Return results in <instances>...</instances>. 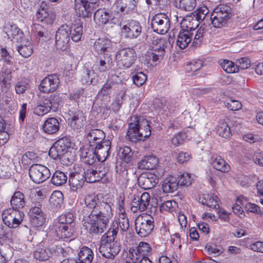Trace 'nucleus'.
Masks as SVG:
<instances>
[{
    "label": "nucleus",
    "instance_id": "nucleus-24",
    "mask_svg": "<svg viewBox=\"0 0 263 263\" xmlns=\"http://www.w3.org/2000/svg\"><path fill=\"white\" fill-rule=\"evenodd\" d=\"M84 174L81 171L73 172L70 174L69 178V183L72 191H76L78 189H81L84 183Z\"/></svg>",
    "mask_w": 263,
    "mask_h": 263
},
{
    "label": "nucleus",
    "instance_id": "nucleus-21",
    "mask_svg": "<svg viewBox=\"0 0 263 263\" xmlns=\"http://www.w3.org/2000/svg\"><path fill=\"white\" fill-rule=\"evenodd\" d=\"M116 7L115 10L118 13L120 11L123 13L134 12L136 9V2L135 0H117L112 6Z\"/></svg>",
    "mask_w": 263,
    "mask_h": 263
},
{
    "label": "nucleus",
    "instance_id": "nucleus-2",
    "mask_svg": "<svg viewBox=\"0 0 263 263\" xmlns=\"http://www.w3.org/2000/svg\"><path fill=\"white\" fill-rule=\"evenodd\" d=\"M233 15V10L230 6L220 5L214 9L210 18L214 27L220 28L224 25Z\"/></svg>",
    "mask_w": 263,
    "mask_h": 263
},
{
    "label": "nucleus",
    "instance_id": "nucleus-49",
    "mask_svg": "<svg viewBox=\"0 0 263 263\" xmlns=\"http://www.w3.org/2000/svg\"><path fill=\"white\" fill-rule=\"evenodd\" d=\"M47 103L53 111H55L59 108L62 102V99L59 95H50V97L45 98Z\"/></svg>",
    "mask_w": 263,
    "mask_h": 263
},
{
    "label": "nucleus",
    "instance_id": "nucleus-15",
    "mask_svg": "<svg viewBox=\"0 0 263 263\" xmlns=\"http://www.w3.org/2000/svg\"><path fill=\"white\" fill-rule=\"evenodd\" d=\"M157 176L152 173H142L138 178L139 186L145 190L153 188L158 182Z\"/></svg>",
    "mask_w": 263,
    "mask_h": 263
},
{
    "label": "nucleus",
    "instance_id": "nucleus-54",
    "mask_svg": "<svg viewBox=\"0 0 263 263\" xmlns=\"http://www.w3.org/2000/svg\"><path fill=\"white\" fill-rule=\"evenodd\" d=\"M209 10L206 6H202L198 8L196 11L192 13L195 18V20L200 22L204 20Z\"/></svg>",
    "mask_w": 263,
    "mask_h": 263
},
{
    "label": "nucleus",
    "instance_id": "nucleus-38",
    "mask_svg": "<svg viewBox=\"0 0 263 263\" xmlns=\"http://www.w3.org/2000/svg\"><path fill=\"white\" fill-rule=\"evenodd\" d=\"M6 33L9 38L19 42L24 39V35L22 30L15 25H10L8 28Z\"/></svg>",
    "mask_w": 263,
    "mask_h": 263
},
{
    "label": "nucleus",
    "instance_id": "nucleus-63",
    "mask_svg": "<svg viewBox=\"0 0 263 263\" xmlns=\"http://www.w3.org/2000/svg\"><path fill=\"white\" fill-rule=\"evenodd\" d=\"M132 78L134 83L138 86L143 85L146 80V76L142 72H137Z\"/></svg>",
    "mask_w": 263,
    "mask_h": 263
},
{
    "label": "nucleus",
    "instance_id": "nucleus-60",
    "mask_svg": "<svg viewBox=\"0 0 263 263\" xmlns=\"http://www.w3.org/2000/svg\"><path fill=\"white\" fill-rule=\"evenodd\" d=\"M95 76L94 71L92 70L85 69L84 70L82 82L83 84L91 85L93 83V77Z\"/></svg>",
    "mask_w": 263,
    "mask_h": 263
},
{
    "label": "nucleus",
    "instance_id": "nucleus-62",
    "mask_svg": "<svg viewBox=\"0 0 263 263\" xmlns=\"http://www.w3.org/2000/svg\"><path fill=\"white\" fill-rule=\"evenodd\" d=\"M221 68L227 73H234L237 71V68L234 63L229 60H224L221 63Z\"/></svg>",
    "mask_w": 263,
    "mask_h": 263
},
{
    "label": "nucleus",
    "instance_id": "nucleus-9",
    "mask_svg": "<svg viewBox=\"0 0 263 263\" xmlns=\"http://www.w3.org/2000/svg\"><path fill=\"white\" fill-rule=\"evenodd\" d=\"M71 29L67 25L61 26L55 34V45L58 49L65 50L69 46Z\"/></svg>",
    "mask_w": 263,
    "mask_h": 263
},
{
    "label": "nucleus",
    "instance_id": "nucleus-14",
    "mask_svg": "<svg viewBox=\"0 0 263 263\" xmlns=\"http://www.w3.org/2000/svg\"><path fill=\"white\" fill-rule=\"evenodd\" d=\"M55 18V14L50 10L45 3L43 2L36 12V19L45 24L51 25Z\"/></svg>",
    "mask_w": 263,
    "mask_h": 263
},
{
    "label": "nucleus",
    "instance_id": "nucleus-17",
    "mask_svg": "<svg viewBox=\"0 0 263 263\" xmlns=\"http://www.w3.org/2000/svg\"><path fill=\"white\" fill-rule=\"evenodd\" d=\"M142 28L140 24L136 21H132L124 25L122 28V33L126 37L133 39L137 38L141 33Z\"/></svg>",
    "mask_w": 263,
    "mask_h": 263
},
{
    "label": "nucleus",
    "instance_id": "nucleus-27",
    "mask_svg": "<svg viewBox=\"0 0 263 263\" xmlns=\"http://www.w3.org/2000/svg\"><path fill=\"white\" fill-rule=\"evenodd\" d=\"M158 163V158L155 156H145L138 162V168L141 170H153Z\"/></svg>",
    "mask_w": 263,
    "mask_h": 263
},
{
    "label": "nucleus",
    "instance_id": "nucleus-36",
    "mask_svg": "<svg viewBox=\"0 0 263 263\" xmlns=\"http://www.w3.org/2000/svg\"><path fill=\"white\" fill-rule=\"evenodd\" d=\"M10 204L12 209L20 210L23 208L25 204L23 194L20 191L15 192L11 197Z\"/></svg>",
    "mask_w": 263,
    "mask_h": 263
},
{
    "label": "nucleus",
    "instance_id": "nucleus-34",
    "mask_svg": "<svg viewBox=\"0 0 263 263\" xmlns=\"http://www.w3.org/2000/svg\"><path fill=\"white\" fill-rule=\"evenodd\" d=\"M59 122L55 118H48L43 126L44 131L48 134L57 133L59 129Z\"/></svg>",
    "mask_w": 263,
    "mask_h": 263
},
{
    "label": "nucleus",
    "instance_id": "nucleus-18",
    "mask_svg": "<svg viewBox=\"0 0 263 263\" xmlns=\"http://www.w3.org/2000/svg\"><path fill=\"white\" fill-rule=\"evenodd\" d=\"M195 30L193 28L190 29H181L177 35V45L182 49H185L192 40Z\"/></svg>",
    "mask_w": 263,
    "mask_h": 263
},
{
    "label": "nucleus",
    "instance_id": "nucleus-41",
    "mask_svg": "<svg viewBox=\"0 0 263 263\" xmlns=\"http://www.w3.org/2000/svg\"><path fill=\"white\" fill-rule=\"evenodd\" d=\"M117 169L115 175L116 181L121 186L125 187L128 183L127 171L125 169L122 170L121 167L119 170L117 167Z\"/></svg>",
    "mask_w": 263,
    "mask_h": 263
},
{
    "label": "nucleus",
    "instance_id": "nucleus-58",
    "mask_svg": "<svg viewBox=\"0 0 263 263\" xmlns=\"http://www.w3.org/2000/svg\"><path fill=\"white\" fill-rule=\"evenodd\" d=\"M99 251L102 255L106 258L114 259L115 255L112 254V251L109 249L108 245L105 244L104 240H101Z\"/></svg>",
    "mask_w": 263,
    "mask_h": 263
},
{
    "label": "nucleus",
    "instance_id": "nucleus-20",
    "mask_svg": "<svg viewBox=\"0 0 263 263\" xmlns=\"http://www.w3.org/2000/svg\"><path fill=\"white\" fill-rule=\"evenodd\" d=\"M81 173L84 174V180L87 182L93 183L100 181L105 175V172L97 171L92 168L81 169Z\"/></svg>",
    "mask_w": 263,
    "mask_h": 263
},
{
    "label": "nucleus",
    "instance_id": "nucleus-32",
    "mask_svg": "<svg viewBox=\"0 0 263 263\" xmlns=\"http://www.w3.org/2000/svg\"><path fill=\"white\" fill-rule=\"evenodd\" d=\"M18 43H20L21 45L17 46V49L20 54L24 58L30 57L33 52L31 43L25 38L21 40Z\"/></svg>",
    "mask_w": 263,
    "mask_h": 263
},
{
    "label": "nucleus",
    "instance_id": "nucleus-61",
    "mask_svg": "<svg viewBox=\"0 0 263 263\" xmlns=\"http://www.w3.org/2000/svg\"><path fill=\"white\" fill-rule=\"evenodd\" d=\"M178 186H188L192 183L191 175L188 173H183L178 176Z\"/></svg>",
    "mask_w": 263,
    "mask_h": 263
},
{
    "label": "nucleus",
    "instance_id": "nucleus-30",
    "mask_svg": "<svg viewBox=\"0 0 263 263\" xmlns=\"http://www.w3.org/2000/svg\"><path fill=\"white\" fill-rule=\"evenodd\" d=\"M105 137L103 130L99 129H91L86 134V137L89 141V145L96 144V143L102 142Z\"/></svg>",
    "mask_w": 263,
    "mask_h": 263
},
{
    "label": "nucleus",
    "instance_id": "nucleus-37",
    "mask_svg": "<svg viewBox=\"0 0 263 263\" xmlns=\"http://www.w3.org/2000/svg\"><path fill=\"white\" fill-rule=\"evenodd\" d=\"M176 8L184 11H191L197 5L196 0H175Z\"/></svg>",
    "mask_w": 263,
    "mask_h": 263
},
{
    "label": "nucleus",
    "instance_id": "nucleus-28",
    "mask_svg": "<svg viewBox=\"0 0 263 263\" xmlns=\"http://www.w3.org/2000/svg\"><path fill=\"white\" fill-rule=\"evenodd\" d=\"M97 159L99 160L94 149L89 145V148H84L81 152V161L88 165H91L96 161Z\"/></svg>",
    "mask_w": 263,
    "mask_h": 263
},
{
    "label": "nucleus",
    "instance_id": "nucleus-19",
    "mask_svg": "<svg viewBox=\"0 0 263 263\" xmlns=\"http://www.w3.org/2000/svg\"><path fill=\"white\" fill-rule=\"evenodd\" d=\"M75 9L80 16L82 17H90L94 10L99 7L98 4H93L92 3H81L76 2Z\"/></svg>",
    "mask_w": 263,
    "mask_h": 263
},
{
    "label": "nucleus",
    "instance_id": "nucleus-7",
    "mask_svg": "<svg viewBox=\"0 0 263 263\" xmlns=\"http://www.w3.org/2000/svg\"><path fill=\"white\" fill-rule=\"evenodd\" d=\"M170 20L164 13L156 14L151 21V27L154 32L160 34H165L170 28Z\"/></svg>",
    "mask_w": 263,
    "mask_h": 263
},
{
    "label": "nucleus",
    "instance_id": "nucleus-23",
    "mask_svg": "<svg viewBox=\"0 0 263 263\" xmlns=\"http://www.w3.org/2000/svg\"><path fill=\"white\" fill-rule=\"evenodd\" d=\"M69 146H66L63 140H59L55 142L49 151V155L53 159H60Z\"/></svg>",
    "mask_w": 263,
    "mask_h": 263
},
{
    "label": "nucleus",
    "instance_id": "nucleus-43",
    "mask_svg": "<svg viewBox=\"0 0 263 263\" xmlns=\"http://www.w3.org/2000/svg\"><path fill=\"white\" fill-rule=\"evenodd\" d=\"M67 180L66 174L61 171H56L53 174L51 181L55 186H61L64 184Z\"/></svg>",
    "mask_w": 263,
    "mask_h": 263
},
{
    "label": "nucleus",
    "instance_id": "nucleus-16",
    "mask_svg": "<svg viewBox=\"0 0 263 263\" xmlns=\"http://www.w3.org/2000/svg\"><path fill=\"white\" fill-rule=\"evenodd\" d=\"M55 235L59 239H61L64 241H67L68 239H73L74 235L73 229L71 226L66 224H58L54 226Z\"/></svg>",
    "mask_w": 263,
    "mask_h": 263
},
{
    "label": "nucleus",
    "instance_id": "nucleus-59",
    "mask_svg": "<svg viewBox=\"0 0 263 263\" xmlns=\"http://www.w3.org/2000/svg\"><path fill=\"white\" fill-rule=\"evenodd\" d=\"M29 88V84L25 79L18 81L15 85V92L18 95L23 94Z\"/></svg>",
    "mask_w": 263,
    "mask_h": 263
},
{
    "label": "nucleus",
    "instance_id": "nucleus-33",
    "mask_svg": "<svg viewBox=\"0 0 263 263\" xmlns=\"http://www.w3.org/2000/svg\"><path fill=\"white\" fill-rule=\"evenodd\" d=\"M79 263H91L94 258L93 251L87 247H83L78 254Z\"/></svg>",
    "mask_w": 263,
    "mask_h": 263
},
{
    "label": "nucleus",
    "instance_id": "nucleus-1",
    "mask_svg": "<svg viewBox=\"0 0 263 263\" xmlns=\"http://www.w3.org/2000/svg\"><path fill=\"white\" fill-rule=\"evenodd\" d=\"M112 216V210L110 203L102 201L86 218L84 226L92 236L102 234L106 229Z\"/></svg>",
    "mask_w": 263,
    "mask_h": 263
},
{
    "label": "nucleus",
    "instance_id": "nucleus-51",
    "mask_svg": "<svg viewBox=\"0 0 263 263\" xmlns=\"http://www.w3.org/2000/svg\"><path fill=\"white\" fill-rule=\"evenodd\" d=\"M84 202L86 207L90 209V212L95 210L101 202L99 198L93 194L87 195L85 198Z\"/></svg>",
    "mask_w": 263,
    "mask_h": 263
},
{
    "label": "nucleus",
    "instance_id": "nucleus-6",
    "mask_svg": "<svg viewBox=\"0 0 263 263\" xmlns=\"http://www.w3.org/2000/svg\"><path fill=\"white\" fill-rule=\"evenodd\" d=\"M137 58L136 53L133 48H128L119 50L116 54V60L119 68H129Z\"/></svg>",
    "mask_w": 263,
    "mask_h": 263
},
{
    "label": "nucleus",
    "instance_id": "nucleus-29",
    "mask_svg": "<svg viewBox=\"0 0 263 263\" xmlns=\"http://www.w3.org/2000/svg\"><path fill=\"white\" fill-rule=\"evenodd\" d=\"M94 21L99 25L106 24L113 18L112 13L105 9H98L94 13Z\"/></svg>",
    "mask_w": 263,
    "mask_h": 263
},
{
    "label": "nucleus",
    "instance_id": "nucleus-57",
    "mask_svg": "<svg viewBox=\"0 0 263 263\" xmlns=\"http://www.w3.org/2000/svg\"><path fill=\"white\" fill-rule=\"evenodd\" d=\"M101 240H104L105 244L108 245L109 249L112 251V254L116 256L120 252L121 248L120 243L115 239L109 241V238L102 237Z\"/></svg>",
    "mask_w": 263,
    "mask_h": 263
},
{
    "label": "nucleus",
    "instance_id": "nucleus-4",
    "mask_svg": "<svg viewBox=\"0 0 263 263\" xmlns=\"http://www.w3.org/2000/svg\"><path fill=\"white\" fill-rule=\"evenodd\" d=\"M135 225L136 232L140 237H147L154 228V218L149 215L142 214L136 218Z\"/></svg>",
    "mask_w": 263,
    "mask_h": 263
},
{
    "label": "nucleus",
    "instance_id": "nucleus-45",
    "mask_svg": "<svg viewBox=\"0 0 263 263\" xmlns=\"http://www.w3.org/2000/svg\"><path fill=\"white\" fill-rule=\"evenodd\" d=\"M76 156L74 152L72 151L69 146L67 151L64 153L60 159V162L63 165L69 166L71 165L75 159Z\"/></svg>",
    "mask_w": 263,
    "mask_h": 263
},
{
    "label": "nucleus",
    "instance_id": "nucleus-22",
    "mask_svg": "<svg viewBox=\"0 0 263 263\" xmlns=\"http://www.w3.org/2000/svg\"><path fill=\"white\" fill-rule=\"evenodd\" d=\"M86 118L82 112L78 111L74 112L73 115L68 119V124L74 130L78 132L81 131L86 124Z\"/></svg>",
    "mask_w": 263,
    "mask_h": 263
},
{
    "label": "nucleus",
    "instance_id": "nucleus-8",
    "mask_svg": "<svg viewBox=\"0 0 263 263\" xmlns=\"http://www.w3.org/2000/svg\"><path fill=\"white\" fill-rule=\"evenodd\" d=\"M50 170L46 166L39 164H32L29 170L31 179L36 183H42L50 176Z\"/></svg>",
    "mask_w": 263,
    "mask_h": 263
},
{
    "label": "nucleus",
    "instance_id": "nucleus-40",
    "mask_svg": "<svg viewBox=\"0 0 263 263\" xmlns=\"http://www.w3.org/2000/svg\"><path fill=\"white\" fill-rule=\"evenodd\" d=\"M51 255V252L49 249L45 247L41 248L40 246L36 247L33 253L34 258L40 261L48 260Z\"/></svg>",
    "mask_w": 263,
    "mask_h": 263
},
{
    "label": "nucleus",
    "instance_id": "nucleus-55",
    "mask_svg": "<svg viewBox=\"0 0 263 263\" xmlns=\"http://www.w3.org/2000/svg\"><path fill=\"white\" fill-rule=\"evenodd\" d=\"M115 85L116 83L112 80L108 79L99 91V93L103 96L109 95Z\"/></svg>",
    "mask_w": 263,
    "mask_h": 263
},
{
    "label": "nucleus",
    "instance_id": "nucleus-31",
    "mask_svg": "<svg viewBox=\"0 0 263 263\" xmlns=\"http://www.w3.org/2000/svg\"><path fill=\"white\" fill-rule=\"evenodd\" d=\"M111 46V41L106 38H99L93 43V49L98 54L108 51Z\"/></svg>",
    "mask_w": 263,
    "mask_h": 263
},
{
    "label": "nucleus",
    "instance_id": "nucleus-39",
    "mask_svg": "<svg viewBox=\"0 0 263 263\" xmlns=\"http://www.w3.org/2000/svg\"><path fill=\"white\" fill-rule=\"evenodd\" d=\"M140 140H144L151 134V130L148 121L143 117L139 118Z\"/></svg>",
    "mask_w": 263,
    "mask_h": 263
},
{
    "label": "nucleus",
    "instance_id": "nucleus-3",
    "mask_svg": "<svg viewBox=\"0 0 263 263\" xmlns=\"http://www.w3.org/2000/svg\"><path fill=\"white\" fill-rule=\"evenodd\" d=\"M170 42L165 38L154 40L151 51L147 52V56L153 62L160 63L163 59L167 50H170Z\"/></svg>",
    "mask_w": 263,
    "mask_h": 263
},
{
    "label": "nucleus",
    "instance_id": "nucleus-50",
    "mask_svg": "<svg viewBox=\"0 0 263 263\" xmlns=\"http://www.w3.org/2000/svg\"><path fill=\"white\" fill-rule=\"evenodd\" d=\"M216 132L220 136L224 138L229 137L231 134L230 127L226 122L223 121L219 122Z\"/></svg>",
    "mask_w": 263,
    "mask_h": 263
},
{
    "label": "nucleus",
    "instance_id": "nucleus-56",
    "mask_svg": "<svg viewBox=\"0 0 263 263\" xmlns=\"http://www.w3.org/2000/svg\"><path fill=\"white\" fill-rule=\"evenodd\" d=\"M119 153L121 158L126 163L129 162L133 156V153L130 148L127 146L120 147Z\"/></svg>",
    "mask_w": 263,
    "mask_h": 263
},
{
    "label": "nucleus",
    "instance_id": "nucleus-44",
    "mask_svg": "<svg viewBox=\"0 0 263 263\" xmlns=\"http://www.w3.org/2000/svg\"><path fill=\"white\" fill-rule=\"evenodd\" d=\"M218 202V197L214 195H206L201 201V203L202 204L205 205L210 208L215 209H218L219 208Z\"/></svg>",
    "mask_w": 263,
    "mask_h": 263
},
{
    "label": "nucleus",
    "instance_id": "nucleus-64",
    "mask_svg": "<svg viewBox=\"0 0 263 263\" xmlns=\"http://www.w3.org/2000/svg\"><path fill=\"white\" fill-rule=\"evenodd\" d=\"M73 221V216L71 213H67L65 214L61 215L59 218L58 224H66L67 225L71 224Z\"/></svg>",
    "mask_w": 263,
    "mask_h": 263
},
{
    "label": "nucleus",
    "instance_id": "nucleus-52",
    "mask_svg": "<svg viewBox=\"0 0 263 263\" xmlns=\"http://www.w3.org/2000/svg\"><path fill=\"white\" fill-rule=\"evenodd\" d=\"M52 110L45 98L40 103H37L34 110V113L38 116H42Z\"/></svg>",
    "mask_w": 263,
    "mask_h": 263
},
{
    "label": "nucleus",
    "instance_id": "nucleus-35",
    "mask_svg": "<svg viewBox=\"0 0 263 263\" xmlns=\"http://www.w3.org/2000/svg\"><path fill=\"white\" fill-rule=\"evenodd\" d=\"M178 187L177 179L174 176H170L163 182L162 190L165 193H172L176 191Z\"/></svg>",
    "mask_w": 263,
    "mask_h": 263
},
{
    "label": "nucleus",
    "instance_id": "nucleus-12",
    "mask_svg": "<svg viewBox=\"0 0 263 263\" xmlns=\"http://www.w3.org/2000/svg\"><path fill=\"white\" fill-rule=\"evenodd\" d=\"M60 79L57 74L48 75L41 82L40 90L45 93H50L57 90L60 85Z\"/></svg>",
    "mask_w": 263,
    "mask_h": 263
},
{
    "label": "nucleus",
    "instance_id": "nucleus-42",
    "mask_svg": "<svg viewBox=\"0 0 263 263\" xmlns=\"http://www.w3.org/2000/svg\"><path fill=\"white\" fill-rule=\"evenodd\" d=\"M111 58L109 56H104L103 59L99 58L96 62L97 69L100 72L107 71L110 67Z\"/></svg>",
    "mask_w": 263,
    "mask_h": 263
},
{
    "label": "nucleus",
    "instance_id": "nucleus-11",
    "mask_svg": "<svg viewBox=\"0 0 263 263\" xmlns=\"http://www.w3.org/2000/svg\"><path fill=\"white\" fill-rule=\"evenodd\" d=\"M151 196L147 192L143 193L141 196L134 195L130 203V210L133 213L145 211L149 205Z\"/></svg>",
    "mask_w": 263,
    "mask_h": 263
},
{
    "label": "nucleus",
    "instance_id": "nucleus-48",
    "mask_svg": "<svg viewBox=\"0 0 263 263\" xmlns=\"http://www.w3.org/2000/svg\"><path fill=\"white\" fill-rule=\"evenodd\" d=\"M70 28L71 40L77 42L79 41L81 38L83 32V27L81 24H73Z\"/></svg>",
    "mask_w": 263,
    "mask_h": 263
},
{
    "label": "nucleus",
    "instance_id": "nucleus-26",
    "mask_svg": "<svg viewBox=\"0 0 263 263\" xmlns=\"http://www.w3.org/2000/svg\"><path fill=\"white\" fill-rule=\"evenodd\" d=\"M210 163L215 169L221 172L227 173L230 170V165L220 156L213 155L210 160Z\"/></svg>",
    "mask_w": 263,
    "mask_h": 263
},
{
    "label": "nucleus",
    "instance_id": "nucleus-47",
    "mask_svg": "<svg viewBox=\"0 0 263 263\" xmlns=\"http://www.w3.org/2000/svg\"><path fill=\"white\" fill-rule=\"evenodd\" d=\"M119 231V223L118 221L114 220L112 222L107 232L103 235V237L109 238V240H114Z\"/></svg>",
    "mask_w": 263,
    "mask_h": 263
},
{
    "label": "nucleus",
    "instance_id": "nucleus-13",
    "mask_svg": "<svg viewBox=\"0 0 263 263\" xmlns=\"http://www.w3.org/2000/svg\"><path fill=\"white\" fill-rule=\"evenodd\" d=\"M111 141L106 139L102 142L96 143V144L91 145L99 157V161L103 162L106 160L110 154Z\"/></svg>",
    "mask_w": 263,
    "mask_h": 263
},
{
    "label": "nucleus",
    "instance_id": "nucleus-10",
    "mask_svg": "<svg viewBox=\"0 0 263 263\" xmlns=\"http://www.w3.org/2000/svg\"><path fill=\"white\" fill-rule=\"evenodd\" d=\"M40 202L33 204L29 210L30 221L33 227L42 226L46 221V215L41 209Z\"/></svg>",
    "mask_w": 263,
    "mask_h": 263
},
{
    "label": "nucleus",
    "instance_id": "nucleus-5",
    "mask_svg": "<svg viewBox=\"0 0 263 263\" xmlns=\"http://www.w3.org/2000/svg\"><path fill=\"white\" fill-rule=\"evenodd\" d=\"M24 213L15 209L9 208L2 213V218L5 224L10 228H16L23 221Z\"/></svg>",
    "mask_w": 263,
    "mask_h": 263
},
{
    "label": "nucleus",
    "instance_id": "nucleus-25",
    "mask_svg": "<svg viewBox=\"0 0 263 263\" xmlns=\"http://www.w3.org/2000/svg\"><path fill=\"white\" fill-rule=\"evenodd\" d=\"M139 129V118H135L134 122L129 124L127 138L133 142L140 140Z\"/></svg>",
    "mask_w": 263,
    "mask_h": 263
},
{
    "label": "nucleus",
    "instance_id": "nucleus-46",
    "mask_svg": "<svg viewBox=\"0 0 263 263\" xmlns=\"http://www.w3.org/2000/svg\"><path fill=\"white\" fill-rule=\"evenodd\" d=\"M195 31L194 37L193 41V45L194 46H199L202 42L203 36L206 32L204 26H201L197 30L193 28Z\"/></svg>",
    "mask_w": 263,
    "mask_h": 263
},
{
    "label": "nucleus",
    "instance_id": "nucleus-53",
    "mask_svg": "<svg viewBox=\"0 0 263 263\" xmlns=\"http://www.w3.org/2000/svg\"><path fill=\"white\" fill-rule=\"evenodd\" d=\"M153 108L158 112L162 111H166L168 106L166 99L164 98H155L153 101Z\"/></svg>",
    "mask_w": 263,
    "mask_h": 263
}]
</instances>
